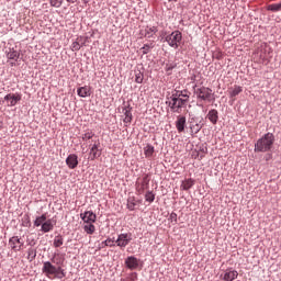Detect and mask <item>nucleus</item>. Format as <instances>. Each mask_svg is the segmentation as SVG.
<instances>
[{
    "instance_id": "obj_40",
    "label": "nucleus",
    "mask_w": 281,
    "mask_h": 281,
    "mask_svg": "<svg viewBox=\"0 0 281 281\" xmlns=\"http://www.w3.org/2000/svg\"><path fill=\"white\" fill-rule=\"evenodd\" d=\"M68 3H76L78 0H66Z\"/></svg>"
},
{
    "instance_id": "obj_13",
    "label": "nucleus",
    "mask_w": 281,
    "mask_h": 281,
    "mask_svg": "<svg viewBox=\"0 0 281 281\" xmlns=\"http://www.w3.org/2000/svg\"><path fill=\"white\" fill-rule=\"evenodd\" d=\"M66 166H68L70 170H75V168H78V155L70 154L66 158Z\"/></svg>"
},
{
    "instance_id": "obj_14",
    "label": "nucleus",
    "mask_w": 281,
    "mask_h": 281,
    "mask_svg": "<svg viewBox=\"0 0 281 281\" xmlns=\"http://www.w3.org/2000/svg\"><path fill=\"white\" fill-rule=\"evenodd\" d=\"M7 100L8 106H16V102H21V94L9 93L4 97Z\"/></svg>"
},
{
    "instance_id": "obj_26",
    "label": "nucleus",
    "mask_w": 281,
    "mask_h": 281,
    "mask_svg": "<svg viewBox=\"0 0 281 281\" xmlns=\"http://www.w3.org/2000/svg\"><path fill=\"white\" fill-rule=\"evenodd\" d=\"M268 10H270V12H280L281 10V2L280 3H272L268 5Z\"/></svg>"
},
{
    "instance_id": "obj_33",
    "label": "nucleus",
    "mask_w": 281,
    "mask_h": 281,
    "mask_svg": "<svg viewBox=\"0 0 281 281\" xmlns=\"http://www.w3.org/2000/svg\"><path fill=\"white\" fill-rule=\"evenodd\" d=\"M80 43H78V42H74L72 44H71V49H72V52H80Z\"/></svg>"
},
{
    "instance_id": "obj_29",
    "label": "nucleus",
    "mask_w": 281,
    "mask_h": 281,
    "mask_svg": "<svg viewBox=\"0 0 281 281\" xmlns=\"http://www.w3.org/2000/svg\"><path fill=\"white\" fill-rule=\"evenodd\" d=\"M135 82H137V85H142V82H144V74H142L140 71L136 72Z\"/></svg>"
},
{
    "instance_id": "obj_37",
    "label": "nucleus",
    "mask_w": 281,
    "mask_h": 281,
    "mask_svg": "<svg viewBox=\"0 0 281 281\" xmlns=\"http://www.w3.org/2000/svg\"><path fill=\"white\" fill-rule=\"evenodd\" d=\"M171 223H177V213L172 212L169 216Z\"/></svg>"
},
{
    "instance_id": "obj_11",
    "label": "nucleus",
    "mask_w": 281,
    "mask_h": 281,
    "mask_svg": "<svg viewBox=\"0 0 281 281\" xmlns=\"http://www.w3.org/2000/svg\"><path fill=\"white\" fill-rule=\"evenodd\" d=\"M220 278H221V280H223V281H233V280H236V278H238V271L227 269L226 271H224V273H222V274L220 276Z\"/></svg>"
},
{
    "instance_id": "obj_27",
    "label": "nucleus",
    "mask_w": 281,
    "mask_h": 281,
    "mask_svg": "<svg viewBox=\"0 0 281 281\" xmlns=\"http://www.w3.org/2000/svg\"><path fill=\"white\" fill-rule=\"evenodd\" d=\"M94 135L93 132H86L82 134L81 139L82 142H89V139H93Z\"/></svg>"
},
{
    "instance_id": "obj_44",
    "label": "nucleus",
    "mask_w": 281,
    "mask_h": 281,
    "mask_svg": "<svg viewBox=\"0 0 281 281\" xmlns=\"http://www.w3.org/2000/svg\"><path fill=\"white\" fill-rule=\"evenodd\" d=\"M0 128H1V123H0Z\"/></svg>"
},
{
    "instance_id": "obj_43",
    "label": "nucleus",
    "mask_w": 281,
    "mask_h": 281,
    "mask_svg": "<svg viewBox=\"0 0 281 281\" xmlns=\"http://www.w3.org/2000/svg\"><path fill=\"white\" fill-rule=\"evenodd\" d=\"M53 262H56V261L53 259Z\"/></svg>"
},
{
    "instance_id": "obj_41",
    "label": "nucleus",
    "mask_w": 281,
    "mask_h": 281,
    "mask_svg": "<svg viewBox=\"0 0 281 281\" xmlns=\"http://www.w3.org/2000/svg\"><path fill=\"white\" fill-rule=\"evenodd\" d=\"M170 69H172L171 67L167 68V71H170Z\"/></svg>"
},
{
    "instance_id": "obj_3",
    "label": "nucleus",
    "mask_w": 281,
    "mask_h": 281,
    "mask_svg": "<svg viewBox=\"0 0 281 281\" xmlns=\"http://www.w3.org/2000/svg\"><path fill=\"white\" fill-rule=\"evenodd\" d=\"M188 102H190V95H184L183 99L181 97H177V94H172L169 106L173 113H181L180 110L183 109Z\"/></svg>"
},
{
    "instance_id": "obj_4",
    "label": "nucleus",
    "mask_w": 281,
    "mask_h": 281,
    "mask_svg": "<svg viewBox=\"0 0 281 281\" xmlns=\"http://www.w3.org/2000/svg\"><path fill=\"white\" fill-rule=\"evenodd\" d=\"M165 41L173 49H179L181 41H183V34H181V31H173L171 34L165 37Z\"/></svg>"
},
{
    "instance_id": "obj_19",
    "label": "nucleus",
    "mask_w": 281,
    "mask_h": 281,
    "mask_svg": "<svg viewBox=\"0 0 281 281\" xmlns=\"http://www.w3.org/2000/svg\"><path fill=\"white\" fill-rule=\"evenodd\" d=\"M82 227L86 234H89L90 236L95 234V225H93V223L83 224Z\"/></svg>"
},
{
    "instance_id": "obj_9",
    "label": "nucleus",
    "mask_w": 281,
    "mask_h": 281,
    "mask_svg": "<svg viewBox=\"0 0 281 281\" xmlns=\"http://www.w3.org/2000/svg\"><path fill=\"white\" fill-rule=\"evenodd\" d=\"M80 218L81 221H83V224H89V223H95V221L98 220V216L92 211H86L85 213L80 214Z\"/></svg>"
},
{
    "instance_id": "obj_30",
    "label": "nucleus",
    "mask_w": 281,
    "mask_h": 281,
    "mask_svg": "<svg viewBox=\"0 0 281 281\" xmlns=\"http://www.w3.org/2000/svg\"><path fill=\"white\" fill-rule=\"evenodd\" d=\"M145 201L153 203V201H155V193H153V191L147 192L145 194Z\"/></svg>"
},
{
    "instance_id": "obj_36",
    "label": "nucleus",
    "mask_w": 281,
    "mask_h": 281,
    "mask_svg": "<svg viewBox=\"0 0 281 281\" xmlns=\"http://www.w3.org/2000/svg\"><path fill=\"white\" fill-rule=\"evenodd\" d=\"M105 247H115V241L112 239H106L104 241Z\"/></svg>"
},
{
    "instance_id": "obj_1",
    "label": "nucleus",
    "mask_w": 281,
    "mask_h": 281,
    "mask_svg": "<svg viewBox=\"0 0 281 281\" xmlns=\"http://www.w3.org/2000/svg\"><path fill=\"white\" fill-rule=\"evenodd\" d=\"M273 142H276V136L272 133L265 134L255 144V153H269L273 148Z\"/></svg>"
},
{
    "instance_id": "obj_39",
    "label": "nucleus",
    "mask_w": 281,
    "mask_h": 281,
    "mask_svg": "<svg viewBox=\"0 0 281 281\" xmlns=\"http://www.w3.org/2000/svg\"><path fill=\"white\" fill-rule=\"evenodd\" d=\"M184 95H188V94H183V92H181V93L177 94V97L182 98V100H186V97H184Z\"/></svg>"
},
{
    "instance_id": "obj_15",
    "label": "nucleus",
    "mask_w": 281,
    "mask_h": 281,
    "mask_svg": "<svg viewBox=\"0 0 281 281\" xmlns=\"http://www.w3.org/2000/svg\"><path fill=\"white\" fill-rule=\"evenodd\" d=\"M176 128L178 133H183L186 131V116L179 115L177 117Z\"/></svg>"
},
{
    "instance_id": "obj_21",
    "label": "nucleus",
    "mask_w": 281,
    "mask_h": 281,
    "mask_svg": "<svg viewBox=\"0 0 281 281\" xmlns=\"http://www.w3.org/2000/svg\"><path fill=\"white\" fill-rule=\"evenodd\" d=\"M231 98H236L239 93H243V87L240 86H234L233 88L229 89L228 91Z\"/></svg>"
},
{
    "instance_id": "obj_32",
    "label": "nucleus",
    "mask_w": 281,
    "mask_h": 281,
    "mask_svg": "<svg viewBox=\"0 0 281 281\" xmlns=\"http://www.w3.org/2000/svg\"><path fill=\"white\" fill-rule=\"evenodd\" d=\"M52 8H60L63 5V0H50Z\"/></svg>"
},
{
    "instance_id": "obj_2",
    "label": "nucleus",
    "mask_w": 281,
    "mask_h": 281,
    "mask_svg": "<svg viewBox=\"0 0 281 281\" xmlns=\"http://www.w3.org/2000/svg\"><path fill=\"white\" fill-rule=\"evenodd\" d=\"M42 272L49 278V280H54L58 278L59 280L65 278V272L60 266L56 267L52 262L46 261L43 263Z\"/></svg>"
},
{
    "instance_id": "obj_12",
    "label": "nucleus",
    "mask_w": 281,
    "mask_h": 281,
    "mask_svg": "<svg viewBox=\"0 0 281 281\" xmlns=\"http://www.w3.org/2000/svg\"><path fill=\"white\" fill-rule=\"evenodd\" d=\"M125 266L127 267V269H131V271H135V269H137V267H139V259H137V257H127L125 259Z\"/></svg>"
},
{
    "instance_id": "obj_22",
    "label": "nucleus",
    "mask_w": 281,
    "mask_h": 281,
    "mask_svg": "<svg viewBox=\"0 0 281 281\" xmlns=\"http://www.w3.org/2000/svg\"><path fill=\"white\" fill-rule=\"evenodd\" d=\"M54 229V224L52 223V220H47L45 223L42 224V232L47 234V232H52Z\"/></svg>"
},
{
    "instance_id": "obj_20",
    "label": "nucleus",
    "mask_w": 281,
    "mask_h": 281,
    "mask_svg": "<svg viewBox=\"0 0 281 281\" xmlns=\"http://www.w3.org/2000/svg\"><path fill=\"white\" fill-rule=\"evenodd\" d=\"M144 155L147 159H150L155 155V147L153 145L144 147Z\"/></svg>"
},
{
    "instance_id": "obj_28",
    "label": "nucleus",
    "mask_w": 281,
    "mask_h": 281,
    "mask_svg": "<svg viewBox=\"0 0 281 281\" xmlns=\"http://www.w3.org/2000/svg\"><path fill=\"white\" fill-rule=\"evenodd\" d=\"M36 258V250L34 248H29L27 250V260H34Z\"/></svg>"
},
{
    "instance_id": "obj_6",
    "label": "nucleus",
    "mask_w": 281,
    "mask_h": 281,
    "mask_svg": "<svg viewBox=\"0 0 281 281\" xmlns=\"http://www.w3.org/2000/svg\"><path fill=\"white\" fill-rule=\"evenodd\" d=\"M149 183H150V180L148 179V175H145L142 179L137 180L136 192H138V194H144V192L148 190Z\"/></svg>"
},
{
    "instance_id": "obj_24",
    "label": "nucleus",
    "mask_w": 281,
    "mask_h": 281,
    "mask_svg": "<svg viewBox=\"0 0 281 281\" xmlns=\"http://www.w3.org/2000/svg\"><path fill=\"white\" fill-rule=\"evenodd\" d=\"M19 52L14 50V49H10V52L7 54V57L9 58V60H19Z\"/></svg>"
},
{
    "instance_id": "obj_38",
    "label": "nucleus",
    "mask_w": 281,
    "mask_h": 281,
    "mask_svg": "<svg viewBox=\"0 0 281 281\" xmlns=\"http://www.w3.org/2000/svg\"><path fill=\"white\" fill-rule=\"evenodd\" d=\"M127 207H128V210H131V211L135 210V203L128 202V203H127Z\"/></svg>"
},
{
    "instance_id": "obj_31",
    "label": "nucleus",
    "mask_w": 281,
    "mask_h": 281,
    "mask_svg": "<svg viewBox=\"0 0 281 281\" xmlns=\"http://www.w3.org/2000/svg\"><path fill=\"white\" fill-rule=\"evenodd\" d=\"M63 243H64L63 236H57L54 239V247H63Z\"/></svg>"
},
{
    "instance_id": "obj_17",
    "label": "nucleus",
    "mask_w": 281,
    "mask_h": 281,
    "mask_svg": "<svg viewBox=\"0 0 281 281\" xmlns=\"http://www.w3.org/2000/svg\"><path fill=\"white\" fill-rule=\"evenodd\" d=\"M207 119L211 123L216 124L218 122V111L214 109L209 111Z\"/></svg>"
},
{
    "instance_id": "obj_16",
    "label": "nucleus",
    "mask_w": 281,
    "mask_h": 281,
    "mask_svg": "<svg viewBox=\"0 0 281 281\" xmlns=\"http://www.w3.org/2000/svg\"><path fill=\"white\" fill-rule=\"evenodd\" d=\"M77 94L79 95V98H89V95H91V90L87 86L80 87L77 90Z\"/></svg>"
},
{
    "instance_id": "obj_35",
    "label": "nucleus",
    "mask_w": 281,
    "mask_h": 281,
    "mask_svg": "<svg viewBox=\"0 0 281 281\" xmlns=\"http://www.w3.org/2000/svg\"><path fill=\"white\" fill-rule=\"evenodd\" d=\"M143 54H148V52H150L151 46L148 44H145L144 47L140 48Z\"/></svg>"
},
{
    "instance_id": "obj_23",
    "label": "nucleus",
    "mask_w": 281,
    "mask_h": 281,
    "mask_svg": "<svg viewBox=\"0 0 281 281\" xmlns=\"http://www.w3.org/2000/svg\"><path fill=\"white\" fill-rule=\"evenodd\" d=\"M47 221V215L43 214L42 216L36 217L34 225L35 227H41V225L43 226V224Z\"/></svg>"
},
{
    "instance_id": "obj_5",
    "label": "nucleus",
    "mask_w": 281,
    "mask_h": 281,
    "mask_svg": "<svg viewBox=\"0 0 281 281\" xmlns=\"http://www.w3.org/2000/svg\"><path fill=\"white\" fill-rule=\"evenodd\" d=\"M195 95L198 100H203L204 102H212L213 93L212 89L207 87H201L195 90Z\"/></svg>"
},
{
    "instance_id": "obj_34",
    "label": "nucleus",
    "mask_w": 281,
    "mask_h": 281,
    "mask_svg": "<svg viewBox=\"0 0 281 281\" xmlns=\"http://www.w3.org/2000/svg\"><path fill=\"white\" fill-rule=\"evenodd\" d=\"M148 36H153V34H157V27L153 26L150 29H148L147 31Z\"/></svg>"
},
{
    "instance_id": "obj_8",
    "label": "nucleus",
    "mask_w": 281,
    "mask_h": 281,
    "mask_svg": "<svg viewBox=\"0 0 281 281\" xmlns=\"http://www.w3.org/2000/svg\"><path fill=\"white\" fill-rule=\"evenodd\" d=\"M9 245L13 251H21L24 243L19 238V236H13L9 239Z\"/></svg>"
},
{
    "instance_id": "obj_10",
    "label": "nucleus",
    "mask_w": 281,
    "mask_h": 281,
    "mask_svg": "<svg viewBox=\"0 0 281 281\" xmlns=\"http://www.w3.org/2000/svg\"><path fill=\"white\" fill-rule=\"evenodd\" d=\"M90 147V159L93 161V159H98L100 157V140H97L93 143V145H89Z\"/></svg>"
},
{
    "instance_id": "obj_42",
    "label": "nucleus",
    "mask_w": 281,
    "mask_h": 281,
    "mask_svg": "<svg viewBox=\"0 0 281 281\" xmlns=\"http://www.w3.org/2000/svg\"><path fill=\"white\" fill-rule=\"evenodd\" d=\"M169 1H177V0H169Z\"/></svg>"
},
{
    "instance_id": "obj_25",
    "label": "nucleus",
    "mask_w": 281,
    "mask_h": 281,
    "mask_svg": "<svg viewBox=\"0 0 281 281\" xmlns=\"http://www.w3.org/2000/svg\"><path fill=\"white\" fill-rule=\"evenodd\" d=\"M192 186H194V180L187 179L182 182L181 188H182V190H190V188H192Z\"/></svg>"
},
{
    "instance_id": "obj_18",
    "label": "nucleus",
    "mask_w": 281,
    "mask_h": 281,
    "mask_svg": "<svg viewBox=\"0 0 281 281\" xmlns=\"http://www.w3.org/2000/svg\"><path fill=\"white\" fill-rule=\"evenodd\" d=\"M123 113H124V119H123V122L125 124H131V122H133V113L131 112V109L126 108L123 110Z\"/></svg>"
},
{
    "instance_id": "obj_7",
    "label": "nucleus",
    "mask_w": 281,
    "mask_h": 281,
    "mask_svg": "<svg viewBox=\"0 0 281 281\" xmlns=\"http://www.w3.org/2000/svg\"><path fill=\"white\" fill-rule=\"evenodd\" d=\"M131 240H133V234L123 233L119 235L117 239L115 240V244L117 245V247H126L128 243H131Z\"/></svg>"
}]
</instances>
